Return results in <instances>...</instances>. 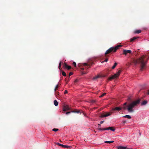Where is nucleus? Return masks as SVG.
Returning <instances> with one entry per match:
<instances>
[{
  "label": "nucleus",
  "instance_id": "nucleus-1",
  "mask_svg": "<svg viewBox=\"0 0 149 149\" xmlns=\"http://www.w3.org/2000/svg\"><path fill=\"white\" fill-rule=\"evenodd\" d=\"M141 101V99H139L137 100L133 101L128 105H127V102L125 103L122 106V109L124 110L127 109L128 111L130 112H132L134 111V110L133 108L135 106H136L139 105Z\"/></svg>",
  "mask_w": 149,
  "mask_h": 149
},
{
  "label": "nucleus",
  "instance_id": "nucleus-2",
  "mask_svg": "<svg viewBox=\"0 0 149 149\" xmlns=\"http://www.w3.org/2000/svg\"><path fill=\"white\" fill-rule=\"evenodd\" d=\"M145 58L144 56L143 55L139 58L137 61H136V63H139L141 64V68L140 70L141 71H143L145 68L146 64L147 62L145 61L144 59Z\"/></svg>",
  "mask_w": 149,
  "mask_h": 149
},
{
  "label": "nucleus",
  "instance_id": "nucleus-3",
  "mask_svg": "<svg viewBox=\"0 0 149 149\" xmlns=\"http://www.w3.org/2000/svg\"><path fill=\"white\" fill-rule=\"evenodd\" d=\"M121 46L120 45H118L115 47H112L108 49L105 54H106L107 53H109L111 52H115L118 49L119 47H121Z\"/></svg>",
  "mask_w": 149,
  "mask_h": 149
},
{
  "label": "nucleus",
  "instance_id": "nucleus-4",
  "mask_svg": "<svg viewBox=\"0 0 149 149\" xmlns=\"http://www.w3.org/2000/svg\"><path fill=\"white\" fill-rule=\"evenodd\" d=\"M121 72V70H118L117 72L113 75H112L108 79L109 80H111L114 79H116L118 78Z\"/></svg>",
  "mask_w": 149,
  "mask_h": 149
},
{
  "label": "nucleus",
  "instance_id": "nucleus-5",
  "mask_svg": "<svg viewBox=\"0 0 149 149\" xmlns=\"http://www.w3.org/2000/svg\"><path fill=\"white\" fill-rule=\"evenodd\" d=\"M106 76L105 75H102L99 74L95 76L92 78V80L93 81L97 80L98 79L103 77H105Z\"/></svg>",
  "mask_w": 149,
  "mask_h": 149
},
{
  "label": "nucleus",
  "instance_id": "nucleus-6",
  "mask_svg": "<svg viewBox=\"0 0 149 149\" xmlns=\"http://www.w3.org/2000/svg\"><path fill=\"white\" fill-rule=\"evenodd\" d=\"M99 129L100 130H110L112 131H114L115 130V129L114 128L112 127H108L105 128H100Z\"/></svg>",
  "mask_w": 149,
  "mask_h": 149
},
{
  "label": "nucleus",
  "instance_id": "nucleus-7",
  "mask_svg": "<svg viewBox=\"0 0 149 149\" xmlns=\"http://www.w3.org/2000/svg\"><path fill=\"white\" fill-rule=\"evenodd\" d=\"M112 113L111 112L110 113H106V114H104V113H102L101 114V116H100V117L102 118L103 117H107L111 115Z\"/></svg>",
  "mask_w": 149,
  "mask_h": 149
},
{
  "label": "nucleus",
  "instance_id": "nucleus-8",
  "mask_svg": "<svg viewBox=\"0 0 149 149\" xmlns=\"http://www.w3.org/2000/svg\"><path fill=\"white\" fill-rule=\"evenodd\" d=\"M131 51L130 50H124L123 51V54L125 55H126L127 53L131 54Z\"/></svg>",
  "mask_w": 149,
  "mask_h": 149
},
{
  "label": "nucleus",
  "instance_id": "nucleus-9",
  "mask_svg": "<svg viewBox=\"0 0 149 149\" xmlns=\"http://www.w3.org/2000/svg\"><path fill=\"white\" fill-rule=\"evenodd\" d=\"M122 109V108L120 107H116L112 109L113 111H120Z\"/></svg>",
  "mask_w": 149,
  "mask_h": 149
},
{
  "label": "nucleus",
  "instance_id": "nucleus-10",
  "mask_svg": "<svg viewBox=\"0 0 149 149\" xmlns=\"http://www.w3.org/2000/svg\"><path fill=\"white\" fill-rule=\"evenodd\" d=\"M117 148L118 149H130V148H128L126 147H124L121 146H117Z\"/></svg>",
  "mask_w": 149,
  "mask_h": 149
},
{
  "label": "nucleus",
  "instance_id": "nucleus-11",
  "mask_svg": "<svg viewBox=\"0 0 149 149\" xmlns=\"http://www.w3.org/2000/svg\"><path fill=\"white\" fill-rule=\"evenodd\" d=\"M70 109V107L68 106H65L63 108V111H66Z\"/></svg>",
  "mask_w": 149,
  "mask_h": 149
},
{
  "label": "nucleus",
  "instance_id": "nucleus-12",
  "mask_svg": "<svg viewBox=\"0 0 149 149\" xmlns=\"http://www.w3.org/2000/svg\"><path fill=\"white\" fill-rule=\"evenodd\" d=\"M148 103V101L147 100H144L142 102L141 104V106L145 105H146Z\"/></svg>",
  "mask_w": 149,
  "mask_h": 149
},
{
  "label": "nucleus",
  "instance_id": "nucleus-13",
  "mask_svg": "<svg viewBox=\"0 0 149 149\" xmlns=\"http://www.w3.org/2000/svg\"><path fill=\"white\" fill-rule=\"evenodd\" d=\"M82 65H83V66H86L87 67H88V68H87V67L86 68V69L89 68V67H90L89 65H88L87 63H84V64H82Z\"/></svg>",
  "mask_w": 149,
  "mask_h": 149
},
{
  "label": "nucleus",
  "instance_id": "nucleus-14",
  "mask_svg": "<svg viewBox=\"0 0 149 149\" xmlns=\"http://www.w3.org/2000/svg\"><path fill=\"white\" fill-rule=\"evenodd\" d=\"M141 30H136L134 31L135 33H139L141 32Z\"/></svg>",
  "mask_w": 149,
  "mask_h": 149
},
{
  "label": "nucleus",
  "instance_id": "nucleus-15",
  "mask_svg": "<svg viewBox=\"0 0 149 149\" xmlns=\"http://www.w3.org/2000/svg\"><path fill=\"white\" fill-rule=\"evenodd\" d=\"M123 117H124V118H127L128 119H131L132 118L129 115H125V116H123Z\"/></svg>",
  "mask_w": 149,
  "mask_h": 149
},
{
  "label": "nucleus",
  "instance_id": "nucleus-16",
  "mask_svg": "<svg viewBox=\"0 0 149 149\" xmlns=\"http://www.w3.org/2000/svg\"><path fill=\"white\" fill-rule=\"evenodd\" d=\"M58 103L56 100L54 101V104L55 106H57L58 105Z\"/></svg>",
  "mask_w": 149,
  "mask_h": 149
},
{
  "label": "nucleus",
  "instance_id": "nucleus-17",
  "mask_svg": "<svg viewBox=\"0 0 149 149\" xmlns=\"http://www.w3.org/2000/svg\"><path fill=\"white\" fill-rule=\"evenodd\" d=\"M59 87V86L58 85H57L55 87L54 89V92L56 94V90L58 89V88Z\"/></svg>",
  "mask_w": 149,
  "mask_h": 149
},
{
  "label": "nucleus",
  "instance_id": "nucleus-18",
  "mask_svg": "<svg viewBox=\"0 0 149 149\" xmlns=\"http://www.w3.org/2000/svg\"><path fill=\"white\" fill-rule=\"evenodd\" d=\"M117 64V63L115 62L114 64V65L112 67V69H114L115 68V67L116 66Z\"/></svg>",
  "mask_w": 149,
  "mask_h": 149
},
{
  "label": "nucleus",
  "instance_id": "nucleus-19",
  "mask_svg": "<svg viewBox=\"0 0 149 149\" xmlns=\"http://www.w3.org/2000/svg\"><path fill=\"white\" fill-rule=\"evenodd\" d=\"M136 39V37H134L133 38H131L130 39V41L132 42L134 40Z\"/></svg>",
  "mask_w": 149,
  "mask_h": 149
},
{
  "label": "nucleus",
  "instance_id": "nucleus-20",
  "mask_svg": "<svg viewBox=\"0 0 149 149\" xmlns=\"http://www.w3.org/2000/svg\"><path fill=\"white\" fill-rule=\"evenodd\" d=\"M72 112L79 113L80 112V110H75V111H72Z\"/></svg>",
  "mask_w": 149,
  "mask_h": 149
},
{
  "label": "nucleus",
  "instance_id": "nucleus-21",
  "mask_svg": "<svg viewBox=\"0 0 149 149\" xmlns=\"http://www.w3.org/2000/svg\"><path fill=\"white\" fill-rule=\"evenodd\" d=\"M71 147L70 146L64 145V146H63V148H70Z\"/></svg>",
  "mask_w": 149,
  "mask_h": 149
},
{
  "label": "nucleus",
  "instance_id": "nucleus-22",
  "mask_svg": "<svg viewBox=\"0 0 149 149\" xmlns=\"http://www.w3.org/2000/svg\"><path fill=\"white\" fill-rule=\"evenodd\" d=\"M113 142H114L113 141H105V143H113Z\"/></svg>",
  "mask_w": 149,
  "mask_h": 149
},
{
  "label": "nucleus",
  "instance_id": "nucleus-23",
  "mask_svg": "<svg viewBox=\"0 0 149 149\" xmlns=\"http://www.w3.org/2000/svg\"><path fill=\"white\" fill-rule=\"evenodd\" d=\"M56 144L60 146H62V147H63V146H64V145H63V144H61L59 143H56Z\"/></svg>",
  "mask_w": 149,
  "mask_h": 149
},
{
  "label": "nucleus",
  "instance_id": "nucleus-24",
  "mask_svg": "<svg viewBox=\"0 0 149 149\" xmlns=\"http://www.w3.org/2000/svg\"><path fill=\"white\" fill-rule=\"evenodd\" d=\"M62 74L65 77L66 76V74L63 71L62 72Z\"/></svg>",
  "mask_w": 149,
  "mask_h": 149
},
{
  "label": "nucleus",
  "instance_id": "nucleus-25",
  "mask_svg": "<svg viewBox=\"0 0 149 149\" xmlns=\"http://www.w3.org/2000/svg\"><path fill=\"white\" fill-rule=\"evenodd\" d=\"M106 94V93H103L102 95H101L100 96H99V97H103V96H104V95H105Z\"/></svg>",
  "mask_w": 149,
  "mask_h": 149
},
{
  "label": "nucleus",
  "instance_id": "nucleus-26",
  "mask_svg": "<svg viewBox=\"0 0 149 149\" xmlns=\"http://www.w3.org/2000/svg\"><path fill=\"white\" fill-rule=\"evenodd\" d=\"M52 130L54 131V132H56L58 130V129H56V128H54Z\"/></svg>",
  "mask_w": 149,
  "mask_h": 149
},
{
  "label": "nucleus",
  "instance_id": "nucleus-27",
  "mask_svg": "<svg viewBox=\"0 0 149 149\" xmlns=\"http://www.w3.org/2000/svg\"><path fill=\"white\" fill-rule=\"evenodd\" d=\"M61 62H60V63H59V65H58V68L59 69H60V68H61Z\"/></svg>",
  "mask_w": 149,
  "mask_h": 149
},
{
  "label": "nucleus",
  "instance_id": "nucleus-28",
  "mask_svg": "<svg viewBox=\"0 0 149 149\" xmlns=\"http://www.w3.org/2000/svg\"><path fill=\"white\" fill-rule=\"evenodd\" d=\"M68 66V65L66 63L64 64V67H65V68H67Z\"/></svg>",
  "mask_w": 149,
  "mask_h": 149
},
{
  "label": "nucleus",
  "instance_id": "nucleus-29",
  "mask_svg": "<svg viewBox=\"0 0 149 149\" xmlns=\"http://www.w3.org/2000/svg\"><path fill=\"white\" fill-rule=\"evenodd\" d=\"M71 67L69 66L68 65V67L66 68L68 70H70L71 69Z\"/></svg>",
  "mask_w": 149,
  "mask_h": 149
},
{
  "label": "nucleus",
  "instance_id": "nucleus-30",
  "mask_svg": "<svg viewBox=\"0 0 149 149\" xmlns=\"http://www.w3.org/2000/svg\"><path fill=\"white\" fill-rule=\"evenodd\" d=\"M73 65L75 66L76 67V63L75 62H73Z\"/></svg>",
  "mask_w": 149,
  "mask_h": 149
},
{
  "label": "nucleus",
  "instance_id": "nucleus-31",
  "mask_svg": "<svg viewBox=\"0 0 149 149\" xmlns=\"http://www.w3.org/2000/svg\"><path fill=\"white\" fill-rule=\"evenodd\" d=\"M95 102V100H92L91 101V102L92 103H94Z\"/></svg>",
  "mask_w": 149,
  "mask_h": 149
},
{
  "label": "nucleus",
  "instance_id": "nucleus-32",
  "mask_svg": "<svg viewBox=\"0 0 149 149\" xmlns=\"http://www.w3.org/2000/svg\"><path fill=\"white\" fill-rule=\"evenodd\" d=\"M108 59H106L103 62H102V63H103L104 62H107L108 61Z\"/></svg>",
  "mask_w": 149,
  "mask_h": 149
},
{
  "label": "nucleus",
  "instance_id": "nucleus-33",
  "mask_svg": "<svg viewBox=\"0 0 149 149\" xmlns=\"http://www.w3.org/2000/svg\"><path fill=\"white\" fill-rule=\"evenodd\" d=\"M78 81H79V80L78 79H76L74 81V82L75 83H78Z\"/></svg>",
  "mask_w": 149,
  "mask_h": 149
},
{
  "label": "nucleus",
  "instance_id": "nucleus-34",
  "mask_svg": "<svg viewBox=\"0 0 149 149\" xmlns=\"http://www.w3.org/2000/svg\"><path fill=\"white\" fill-rule=\"evenodd\" d=\"M87 73L84 71L82 72V74H86Z\"/></svg>",
  "mask_w": 149,
  "mask_h": 149
},
{
  "label": "nucleus",
  "instance_id": "nucleus-35",
  "mask_svg": "<svg viewBox=\"0 0 149 149\" xmlns=\"http://www.w3.org/2000/svg\"><path fill=\"white\" fill-rule=\"evenodd\" d=\"M73 73L72 72H70V73H69V76H70V75H72V74H73Z\"/></svg>",
  "mask_w": 149,
  "mask_h": 149
},
{
  "label": "nucleus",
  "instance_id": "nucleus-36",
  "mask_svg": "<svg viewBox=\"0 0 149 149\" xmlns=\"http://www.w3.org/2000/svg\"><path fill=\"white\" fill-rule=\"evenodd\" d=\"M68 93V91L67 90H65L64 91V94H66Z\"/></svg>",
  "mask_w": 149,
  "mask_h": 149
},
{
  "label": "nucleus",
  "instance_id": "nucleus-37",
  "mask_svg": "<svg viewBox=\"0 0 149 149\" xmlns=\"http://www.w3.org/2000/svg\"><path fill=\"white\" fill-rule=\"evenodd\" d=\"M128 100L129 101H131V98L130 97H129L128 98Z\"/></svg>",
  "mask_w": 149,
  "mask_h": 149
},
{
  "label": "nucleus",
  "instance_id": "nucleus-38",
  "mask_svg": "<svg viewBox=\"0 0 149 149\" xmlns=\"http://www.w3.org/2000/svg\"><path fill=\"white\" fill-rule=\"evenodd\" d=\"M70 112H66V113H65V114L67 115V114H68L70 113Z\"/></svg>",
  "mask_w": 149,
  "mask_h": 149
},
{
  "label": "nucleus",
  "instance_id": "nucleus-39",
  "mask_svg": "<svg viewBox=\"0 0 149 149\" xmlns=\"http://www.w3.org/2000/svg\"><path fill=\"white\" fill-rule=\"evenodd\" d=\"M81 70H84V68H81Z\"/></svg>",
  "mask_w": 149,
  "mask_h": 149
},
{
  "label": "nucleus",
  "instance_id": "nucleus-40",
  "mask_svg": "<svg viewBox=\"0 0 149 149\" xmlns=\"http://www.w3.org/2000/svg\"><path fill=\"white\" fill-rule=\"evenodd\" d=\"M104 122V121H102L100 122V124H102Z\"/></svg>",
  "mask_w": 149,
  "mask_h": 149
},
{
  "label": "nucleus",
  "instance_id": "nucleus-41",
  "mask_svg": "<svg viewBox=\"0 0 149 149\" xmlns=\"http://www.w3.org/2000/svg\"><path fill=\"white\" fill-rule=\"evenodd\" d=\"M101 126V125L100 124H99L98 126V127L100 128Z\"/></svg>",
  "mask_w": 149,
  "mask_h": 149
},
{
  "label": "nucleus",
  "instance_id": "nucleus-42",
  "mask_svg": "<svg viewBox=\"0 0 149 149\" xmlns=\"http://www.w3.org/2000/svg\"><path fill=\"white\" fill-rule=\"evenodd\" d=\"M97 109V107H94L93 108V109Z\"/></svg>",
  "mask_w": 149,
  "mask_h": 149
},
{
  "label": "nucleus",
  "instance_id": "nucleus-43",
  "mask_svg": "<svg viewBox=\"0 0 149 149\" xmlns=\"http://www.w3.org/2000/svg\"><path fill=\"white\" fill-rule=\"evenodd\" d=\"M126 123V121H123V123L124 124L125 123Z\"/></svg>",
  "mask_w": 149,
  "mask_h": 149
},
{
  "label": "nucleus",
  "instance_id": "nucleus-44",
  "mask_svg": "<svg viewBox=\"0 0 149 149\" xmlns=\"http://www.w3.org/2000/svg\"><path fill=\"white\" fill-rule=\"evenodd\" d=\"M148 94L149 95V90L148 91Z\"/></svg>",
  "mask_w": 149,
  "mask_h": 149
}]
</instances>
